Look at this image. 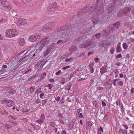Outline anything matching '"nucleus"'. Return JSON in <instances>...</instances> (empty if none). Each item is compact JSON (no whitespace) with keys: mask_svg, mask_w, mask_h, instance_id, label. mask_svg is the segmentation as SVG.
I'll list each match as a JSON object with an SVG mask.
<instances>
[{"mask_svg":"<svg viewBox=\"0 0 134 134\" xmlns=\"http://www.w3.org/2000/svg\"><path fill=\"white\" fill-rule=\"evenodd\" d=\"M114 10L113 8H111L110 7L108 9V13H110L112 12Z\"/></svg>","mask_w":134,"mask_h":134,"instance_id":"37998d69","label":"nucleus"},{"mask_svg":"<svg viewBox=\"0 0 134 134\" xmlns=\"http://www.w3.org/2000/svg\"><path fill=\"white\" fill-rule=\"evenodd\" d=\"M42 62L41 61H40L38 62L35 65V68H37L38 66L40 65L41 63Z\"/></svg>","mask_w":134,"mask_h":134,"instance_id":"a19ab883","label":"nucleus"},{"mask_svg":"<svg viewBox=\"0 0 134 134\" xmlns=\"http://www.w3.org/2000/svg\"><path fill=\"white\" fill-rule=\"evenodd\" d=\"M21 1L24 3L26 4L29 3L32 0H21Z\"/></svg>","mask_w":134,"mask_h":134,"instance_id":"473e14b6","label":"nucleus"},{"mask_svg":"<svg viewBox=\"0 0 134 134\" xmlns=\"http://www.w3.org/2000/svg\"><path fill=\"white\" fill-rule=\"evenodd\" d=\"M47 102V99H45L42 100V103L45 104Z\"/></svg>","mask_w":134,"mask_h":134,"instance_id":"680f3d73","label":"nucleus"},{"mask_svg":"<svg viewBox=\"0 0 134 134\" xmlns=\"http://www.w3.org/2000/svg\"><path fill=\"white\" fill-rule=\"evenodd\" d=\"M85 22L86 21H84L82 19L79 20L78 21V23H79L78 26H82L83 25V24H82L83 23L84 24Z\"/></svg>","mask_w":134,"mask_h":134,"instance_id":"b1692460","label":"nucleus"},{"mask_svg":"<svg viewBox=\"0 0 134 134\" xmlns=\"http://www.w3.org/2000/svg\"><path fill=\"white\" fill-rule=\"evenodd\" d=\"M5 36L7 37H12L16 36L18 34L17 31L13 29H8L5 32Z\"/></svg>","mask_w":134,"mask_h":134,"instance_id":"423d86ee","label":"nucleus"},{"mask_svg":"<svg viewBox=\"0 0 134 134\" xmlns=\"http://www.w3.org/2000/svg\"><path fill=\"white\" fill-rule=\"evenodd\" d=\"M9 90L8 92L9 94L11 96V95L13 96V94H15L16 92V90L14 89H12L11 88H9Z\"/></svg>","mask_w":134,"mask_h":134,"instance_id":"6ab92c4d","label":"nucleus"},{"mask_svg":"<svg viewBox=\"0 0 134 134\" xmlns=\"http://www.w3.org/2000/svg\"><path fill=\"white\" fill-rule=\"evenodd\" d=\"M57 7V5L56 3H53L49 5L47 9L48 11L49 12L54 11V9H56Z\"/></svg>","mask_w":134,"mask_h":134,"instance_id":"1a4fd4ad","label":"nucleus"},{"mask_svg":"<svg viewBox=\"0 0 134 134\" xmlns=\"http://www.w3.org/2000/svg\"><path fill=\"white\" fill-rule=\"evenodd\" d=\"M121 43L119 42L118 44L116 47V52H119L122 50V49L120 46Z\"/></svg>","mask_w":134,"mask_h":134,"instance_id":"aec40b11","label":"nucleus"},{"mask_svg":"<svg viewBox=\"0 0 134 134\" xmlns=\"http://www.w3.org/2000/svg\"><path fill=\"white\" fill-rule=\"evenodd\" d=\"M116 104L117 105H121V103H122L120 102V100H118L116 102Z\"/></svg>","mask_w":134,"mask_h":134,"instance_id":"c03bdc74","label":"nucleus"},{"mask_svg":"<svg viewBox=\"0 0 134 134\" xmlns=\"http://www.w3.org/2000/svg\"><path fill=\"white\" fill-rule=\"evenodd\" d=\"M130 10V9L128 7L125 8L124 9H123L120 11L119 14L120 15H122L124 14H126Z\"/></svg>","mask_w":134,"mask_h":134,"instance_id":"ddd939ff","label":"nucleus"},{"mask_svg":"<svg viewBox=\"0 0 134 134\" xmlns=\"http://www.w3.org/2000/svg\"><path fill=\"white\" fill-rule=\"evenodd\" d=\"M19 43L20 46H24L25 43L24 39L23 38H20L19 41Z\"/></svg>","mask_w":134,"mask_h":134,"instance_id":"4be33fe9","label":"nucleus"},{"mask_svg":"<svg viewBox=\"0 0 134 134\" xmlns=\"http://www.w3.org/2000/svg\"><path fill=\"white\" fill-rule=\"evenodd\" d=\"M7 106L8 107H11L13 106L14 104V102L13 101L11 100L8 99V101L7 102Z\"/></svg>","mask_w":134,"mask_h":134,"instance_id":"5701e85b","label":"nucleus"},{"mask_svg":"<svg viewBox=\"0 0 134 134\" xmlns=\"http://www.w3.org/2000/svg\"><path fill=\"white\" fill-rule=\"evenodd\" d=\"M108 15H106L103 17H101L99 18L97 17H96L94 16L92 19V21L93 25H95L98 23H99V24L101 25L104 24L106 22V21L107 20Z\"/></svg>","mask_w":134,"mask_h":134,"instance_id":"39448f33","label":"nucleus"},{"mask_svg":"<svg viewBox=\"0 0 134 134\" xmlns=\"http://www.w3.org/2000/svg\"><path fill=\"white\" fill-rule=\"evenodd\" d=\"M94 6L92 7H91L90 8H88L87 7H86L84 9H83L81 11L82 12H83V13L85 14H87V11L88 13H92L93 11V8L94 7Z\"/></svg>","mask_w":134,"mask_h":134,"instance_id":"9d476101","label":"nucleus"},{"mask_svg":"<svg viewBox=\"0 0 134 134\" xmlns=\"http://www.w3.org/2000/svg\"><path fill=\"white\" fill-rule=\"evenodd\" d=\"M120 24V22L118 21L116 23H115L113 24V26L114 27V30H116L118 29L119 27Z\"/></svg>","mask_w":134,"mask_h":134,"instance_id":"dca6fc26","label":"nucleus"},{"mask_svg":"<svg viewBox=\"0 0 134 134\" xmlns=\"http://www.w3.org/2000/svg\"><path fill=\"white\" fill-rule=\"evenodd\" d=\"M47 86L48 87V89L49 90L51 89L52 88V87L51 84H48V85Z\"/></svg>","mask_w":134,"mask_h":134,"instance_id":"6e6d98bb","label":"nucleus"},{"mask_svg":"<svg viewBox=\"0 0 134 134\" xmlns=\"http://www.w3.org/2000/svg\"><path fill=\"white\" fill-rule=\"evenodd\" d=\"M38 36L36 34V35H32L30 36L29 38V40L31 41L34 42L36 41V39H39V38L38 37Z\"/></svg>","mask_w":134,"mask_h":134,"instance_id":"4468645a","label":"nucleus"},{"mask_svg":"<svg viewBox=\"0 0 134 134\" xmlns=\"http://www.w3.org/2000/svg\"><path fill=\"white\" fill-rule=\"evenodd\" d=\"M54 44H52L48 46L47 48L44 51L43 54L44 56H47L52 50L55 49Z\"/></svg>","mask_w":134,"mask_h":134,"instance_id":"0eeeda50","label":"nucleus"},{"mask_svg":"<svg viewBox=\"0 0 134 134\" xmlns=\"http://www.w3.org/2000/svg\"><path fill=\"white\" fill-rule=\"evenodd\" d=\"M79 114V118H84V117H83V116L82 114V113H81Z\"/></svg>","mask_w":134,"mask_h":134,"instance_id":"13d9d810","label":"nucleus"},{"mask_svg":"<svg viewBox=\"0 0 134 134\" xmlns=\"http://www.w3.org/2000/svg\"><path fill=\"white\" fill-rule=\"evenodd\" d=\"M1 113L2 114L4 115H7L8 113V112H7L5 110H3L1 111Z\"/></svg>","mask_w":134,"mask_h":134,"instance_id":"ea45409f","label":"nucleus"},{"mask_svg":"<svg viewBox=\"0 0 134 134\" xmlns=\"http://www.w3.org/2000/svg\"><path fill=\"white\" fill-rule=\"evenodd\" d=\"M111 81V80L110 79V80H109L107 82V84L108 85V87L109 88H110L112 86V84L111 83H110L109 82L110 81Z\"/></svg>","mask_w":134,"mask_h":134,"instance_id":"4c0bfd02","label":"nucleus"},{"mask_svg":"<svg viewBox=\"0 0 134 134\" xmlns=\"http://www.w3.org/2000/svg\"><path fill=\"white\" fill-rule=\"evenodd\" d=\"M97 89L98 90H102L104 88H103L102 87H97Z\"/></svg>","mask_w":134,"mask_h":134,"instance_id":"864d4df0","label":"nucleus"},{"mask_svg":"<svg viewBox=\"0 0 134 134\" xmlns=\"http://www.w3.org/2000/svg\"><path fill=\"white\" fill-rule=\"evenodd\" d=\"M8 99H4L3 100H2V102L3 103H7V102L8 101Z\"/></svg>","mask_w":134,"mask_h":134,"instance_id":"3c124183","label":"nucleus"},{"mask_svg":"<svg viewBox=\"0 0 134 134\" xmlns=\"http://www.w3.org/2000/svg\"><path fill=\"white\" fill-rule=\"evenodd\" d=\"M70 67V66H66L65 67H63V68H62V69L63 70H66V69H68Z\"/></svg>","mask_w":134,"mask_h":134,"instance_id":"603ef678","label":"nucleus"},{"mask_svg":"<svg viewBox=\"0 0 134 134\" xmlns=\"http://www.w3.org/2000/svg\"><path fill=\"white\" fill-rule=\"evenodd\" d=\"M73 60L72 58H67L65 59V61L66 62H71Z\"/></svg>","mask_w":134,"mask_h":134,"instance_id":"58836bf2","label":"nucleus"},{"mask_svg":"<svg viewBox=\"0 0 134 134\" xmlns=\"http://www.w3.org/2000/svg\"><path fill=\"white\" fill-rule=\"evenodd\" d=\"M8 118H11L13 119L14 120H15L16 119V118L14 117L12 115H9L8 116Z\"/></svg>","mask_w":134,"mask_h":134,"instance_id":"09e8293b","label":"nucleus"},{"mask_svg":"<svg viewBox=\"0 0 134 134\" xmlns=\"http://www.w3.org/2000/svg\"><path fill=\"white\" fill-rule=\"evenodd\" d=\"M107 30H103V32L104 34V35H105L106 34H108L111 31H113V27L110 25H109L107 27Z\"/></svg>","mask_w":134,"mask_h":134,"instance_id":"9b49d317","label":"nucleus"},{"mask_svg":"<svg viewBox=\"0 0 134 134\" xmlns=\"http://www.w3.org/2000/svg\"><path fill=\"white\" fill-rule=\"evenodd\" d=\"M68 128L69 130H71L74 127V122L70 123L68 124Z\"/></svg>","mask_w":134,"mask_h":134,"instance_id":"a878e982","label":"nucleus"},{"mask_svg":"<svg viewBox=\"0 0 134 134\" xmlns=\"http://www.w3.org/2000/svg\"><path fill=\"white\" fill-rule=\"evenodd\" d=\"M122 57V55L121 54H119L116 56V58H121Z\"/></svg>","mask_w":134,"mask_h":134,"instance_id":"4d7b16f0","label":"nucleus"},{"mask_svg":"<svg viewBox=\"0 0 134 134\" xmlns=\"http://www.w3.org/2000/svg\"><path fill=\"white\" fill-rule=\"evenodd\" d=\"M121 110L122 113H125V108H124L123 105L122 103H121Z\"/></svg>","mask_w":134,"mask_h":134,"instance_id":"72a5a7b5","label":"nucleus"},{"mask_svg":"<svg viewBox=\"0 0 134 134\" xmlns=\"http://www.w3.org/2000/svg\"><path fill=\"white\" fill-rule=\"evenodd\" d=\"M131 93H134V88H131Z\"/></svg>","mask_w":134,"mask_h":134,"instance_id":"774afa93","label":"nucleus"},{"mask_svg":"<svg viewBox=\"0 0 134 134\" xmlns=\"http://www.w3.org/2000/svg\"><path fill=\"white\" fill-rule=\"evenodd\" d=\"M86 43H82L80 46L81 47L86 49L88 50H93V49L96 46V43L92 41L88 42L87 39L86 35H81L79 36L75 40V42H81L82 41Z\"/></svg>","mask_w":134,"mask_h":134,"instance_id":"f257e3e1","label":"nucleus"},{"mask_svg":"<svg viewBox=\"0 0 134 134\" xmlns=\"http://www.w3.org/2000/svg\"><path fill=\"white\" fill-rule=\"evenodd\" d=\"M49 41V37H46L42 39L40 42L34 44V46L36 49L40 52L43 48L48 45Z\"/></svg>","mask_w":134,"mask_h":134,"instance_id":"7ed1b4c3","label":"nucleus"},{"mask_svg":"<svg viewBox=\"0 0 134 134\" xmlns=\"http://www.w3.org/2000/svg\"><path fill=\"white\" fill-rule=\"evenodd\" d=\"M4 126H5V129H9L11 127V126L10 125L8 124L7 123Z\"/></svg>","mask_w":134,"mask_h":134,"instance_id":"e433bc0d","label":"nucleus"},{"mask_svg":"<svg viewBox=\"0 0 134 134\" xmlns=\"http://www.w3.org/2000/svg\"><path fill=\"white\" fill-rule=\"evenodd\" d=\"M70 26V24L65 25L64 27H61L59 29V31L60 32L59 33L62 34L63 38V40H60L57 41V43L58 44H60L64 43L69 40L70 36L72 34V31H70L69 29L66 30L65 27H67Z\"/></svg>","mask_w":134,"mask_h":134,"instance_id":"f03ea898","label":"nucleus"},{"mask_svg":"<svg viewBox=\"0 0 134 134\" xmlns=\"http://www.w3.org/2000/svg\"><path fill=\"white\" fill-rule=\"evenodd\" d=\"M123 84V82L122 81L118 82L117 83V86H122Z\"/></svg>","mask_w":134,"mask_h":134,"instance_id":"2f4dec72","label":"nucleus"},{"mask_svg":"<svg viewBox=\"0 0 134 134\" xmlns=\"http://www.w3.org/2000/svg\"><path fill=\"white\" fill-rule=\"evenodd\" d=\"M16 23L18 26H21L26 24L27 21L24 19L20 18L18 19L16 21Z\"/></svg>","mask_w":134,"mask_h":134,"instance_id":"6e6552de","label":"nucleus"},{"mask_svg":"<svg viewBox=\"0 0 134 134\" xmlns=\"http://www.w3.org/2000/svg\"><path fill=\"white\" fill-rule=\"evenodd\" d=\"M59 122L63 124H65V122H63V120L61 119H59Z\"/></svg>","mask_w":134,"mask_h":134,"instance_id":"69168bd1","label":"nucleus"},{"mask_svg":"<svg viewBox=\"0 0 134 134\" xmlns=\"http://www.w3.org/2000/svg\"><path fill=\"white\" fill-rule=\"evenodd\" d=\"M1 48L3 51H5L7 49V46L6 44H3L2 45Z\"/></svg>","mask_w":134,"mask_h":134,"instance_id":"393cba45","label":"nucleus"},{"mask_svg":"<svg viewBox=\"0 0 134 134\" xmlns=\"http://www.w3.org/2000/svg\"><path fill=\"white\" fill-rule=\"evenodd\" d=\"M102 132H104L102 126H100L98 129L97 134H101Z\"/></svg>","mask_w":134,"mask_h":134,"instance_id":"bb28decb","label":"nucleus"},{"mask_svg":"<svg viewBox=\"0 0 134 134\" xmlns=\"http://www.w3.org/2000/svg\"><path fill=\"white\" fill-rule=\"evenodd\" d=\"M87 124L88 126L89 127H91L92 126L91 123L89 121H88L87 122Z\"/></svg>","mask_w":134,"mask_h":134,"instance_id":"8fccbe9b","label":"nucleus"},{"mask_svg":"<svg viewBox=\"0 0 134 134\" xmlns=\"http://www.w3.org/2000/svg\"><path fill=\"white\" fill-rule=\"evenodd\" d=\"M101 34L100 33H98L95 34V36L97 38H99Z\"/></svg>","mask_w":134,"mask_h":134,"instance_id":"a18cd8bd","label":"nucleus"},{"mask_svg":"<svg viewBox=\"0 0 134 134\" xmlns=\"http://www.w3.org/2000/svg\"><path fill=\"white\" fill-rule=\"evenodd\" d=\"M29 89V91L30 93H32L35 91V87L33 86L32 87H31Z\"/></svg>","mask_w":134,"mask_h":134,"instance_id":"c9c22d12","label":"nucleus"},{"mask_svg":"<svg viewBox=\"0 0 134 134\" xmlns=\"http://www.w3.org/2000/svg\"><path fill=\"white\" fill-rule=\"evenodd\" d=\"M6 1L5 0H0V3L1 4V5L2 6L3 4H5Z\"/></svg>","mask_w":134,"mask_h":134,"instance_id":"de8ad7c7","label":"nucleus"},{"mask_svg":"<svg viewBox=\"0 0 134 134\" xmlns=\"http://www.w3.org/2000/svg\"><path fill=\"white\" fill-rule=\"evenodd\" d=\"M62 72L60 70H59L58 72H57L55 73V74L56 75H58L60 74Z\"/></svg>","mask_w":134,"mask_h":134,"instance_id":"052dcab7","label":"nucleus"},{"mask_svg":"<svg viewBox=\"0 0 134 134\" xmlns=\"http://www.w3.org/2000/svg\"><path fill=\"white\" fill-rule=\"evenodd\" d=\"M2 6L5 7L7 11L10 10L12 8L11 6L9 5V3L7 1H6L5 4H3Z\"/></svg>","mask_w":134,"mask_h":134,"instance_id":"2eb2a0df","label":"nucleus"},{"mask_svg":"<svg viewBox=\"0 0 134 134\" xmlns=\"http://www.w3.org/2000/svg\"><path fill=\"white\" fill-rule=\"evenodd\" d=\"M93 65V64L92 63H91V64H90V70L91 72V73H93L94 72V68H93V67L92 66Z\"/></svg>","mask_w":134,"mask_h":134,"instance_id":"c85d7f7f","label":"nucleus"},{"mask_svg":"<svg viewBox=\"0 0 134 134\" xmlns=\"http://www.w3.org/2000/svg\"><path fill=\"white\" fill-rule=\"evenodd\" d=\"M50 29L49 28L48 25L47 24L44 26L42 28V30L44 32L49 31Z\"/></svg>","mask_w":134,"mask_h":134,"instance_id":"f3484780","label":"nucleus"},{"mask_svg":"<svg viewBox=\"0 0 134 134\" xmlns=\"http://www.w3.org/2000/svg\"><path fill=\"white\" fill-rule=\"evenodd\" d=\"M122 125L124 127L125 129L126 130L128 129V127L127 125L122 124Z\"/></svg>","mask_w":134,"mask_h":134,"instance_id":"49530a36","label":"nucleus"},{"mask_svg":"<svg viewBox=\"0 0 134 134\" xmlns=\"http://www.w3.org/2000/svg\"><path fill=\"white\" fill-rule=\"evenodd\" d=\"M105 2L104 0H97V4L98 7L96 9L95 13L97 15L102 14L104 11L103 3Z\"/></svg>","mask_w":134,"mask_h":134,"instance_id":"20e7f679","label":"nucleus"},{"mask_svg":"<svg viewBox=\"0 0 134 134\" xmlns=\"http://www.w3.org/2000/svg\"><path fill=\"white\" fill-rule=\"evenodd\" d=\"M71 87V84H68L65 87V89L66 90L69 91Z\"/></svg>","mask_w":134,"mask_h":134,"instance_id":"7c9ffc66","label":"nucleus"},{"mask_svg":"<svg viewBox=\"0 0 134 134\" xmlns=\"http://www.w3.org/2000/svg\"><path fill=\"white\" fill-rule=\"evenodd\" d=\"M122 46L123 48L125 50L126 49L128 48V46L126 43H123L122 44Z\"/></svg>","mask_w":134,"mask_h":134,"instance_id":"f704fd0d","label":"nucleus"},{"mask_svg":"<svg viewBox=\"0 0 134 134\" xmlns=\"http://www.w3.org/2000/svg\"><path fill=\"white\" fill-rule=\"evenodd\" d=\"M91 29L92 28L90 27L88 29L87 28L82 29L81 33L82 34H85L89 32L90 31H91Z\"/></svg>","mask_w":134,"mask_h":134,"instance_id":"a211bd4d","label":"nucleus"},{"mask_svg":"<svg viewBox=\"0 0 134 134\" xmlns=\"http://www.w3.org/2000/svg\"><path fill=\"white\" fill-rule=\"evenodd\" d=\"M61 134H66V132L65 130H63L61 133Z\"/></svg>","mask_w":134,"mask_h":134,"instance_id":"338daca9","label":"nucleus"},{"mask_svg":"<svg viewBox=\"0 0 134 134\" xmlns=\"http://www.w3.org/2000/svg\"><path fill=\"white\" fill-rule=\"evenodd\" d=\"M120 80L119 79H116L112 81V83L114 86H116V82H117Z\"/></svg>","mask_w":134,"mask_h":134,"instance_id":"c756f323","label":"nucleus"},{"mask_svg":"<svg viewBox=\"0 0 134 134\" xmlns=\"http://www.w3.org/2000/svg\"><path fill=\"white\" fill-rule=\"evenodd\" d=\"M45 118V116L43 114H42L41 115V116L40 119L38 120H36V122L38 123H39L41 125V123H43L44 122V119Z\"/></svg>","mask_w":134,"mask_h":134,"instance_id":"f8f14e48","label":"nucleus"},{"mask_svg":"<svg viewBox=\"0 0 134 134\" xmlns=\"http://www.w3.org/2000/svg\"><path fill=\"white\" fill-rule=\"evenodd\" d=\"M94 60L96 63L98 62L99 60V59L97 57L95 58H94Z\"/></svg>","mask_w":134,"mask_h":134,"instance_id":"5fc2aeb1","label":"nucleus"},{"mask_svg":"<svg viewBox=\"0 0 134 134\" xmlns=\"http://www.w3.org/2000/svg\"><path fill=\"white\" fill-rule=\"evenodd\" d=\"M65 102V100L64 98H62L60 99V102L61 103H64Z\"/></svg>","mask_w":134,"mask_h":134,"instance_id":"bf43d9fd","label":"nucleus"},{"mask_svg":"<svg viewBox=\"0 0 134 134\" xmlns=\"http://www.w3.org/2000/svg\"><path fill=\"white\" fill-rule=\"evenodd\" d=\"M108 117L107 115L105 114L104 118L103 119V121L105 122V121H107L108 120Z\"/></svg>","mask_w":134,"mask_h":134,"instance_id":"79ce46f5","label":"nucleus"},{"mask_svg":"<svg viewBox=\"0 0 134 134\" xmlns=\"http://www.w3.org/2000/svg\"><path fill=\"white\" fill-rule=\"evenodd\" d=\"M74 49L72 48V47H70L69 49V51L70 52H72L74 51Z\"/></svg>","mask_w":134,"mask_h":134,"instance_id":"0e129e2a","label":"nucleus"},{"mask_svg":"<svg viewBox=\"0 0 134 134\" xmlns=\"http://www.w3.org/2000/svg\"><path fill=\"white\" fill-rule=\"evenodd\" d=\"M118 133L119 134L122 133V134H127V131L125 129H122L121 128L119 130Z\"/></svg>","mask_w":134,"mask_h":134,"instance_id":"412c9836","label":"nucleus"},{"mask_svg":"<svg viewBox=\"0 0 134 134\" xmlns=\"http://www.w3.org/2000/svg\"><path fill=\"white\" fill-rule=\"evenodd\" d=\"M50 29L55 26V24L54 23H50L47 24Z\"/></svg>","mask_w":134,"mask_h":134,"instance_id":"cd10ccee","label":"nucleus"},{"mask_svg":"<svg viewBox=\"0 0 134 134\" xmlns=\"http://www.w3.org/2000/svg\"><path fill=\"white\" fill-rule=\"evenodd\" d=\"M102 105L103 107H105L106 106L105 103L103 101H102Z\"/></svg>","mask_w":134,"mask_h":134,"instance_id":"e2e57ef3","label":"nucleus"}]
</instances>
